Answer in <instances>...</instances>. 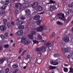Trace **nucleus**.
Here are the masks:
<instances>
[{"instance_id": "nucleus-46", "label": "nucleus", "mask_w": 73, "mask_h": 73, "mask_svg": "<svg viewBox=\"0 0 73 73\" xmlns=\"http://www.w3.org/2000/svg\"><path fill=\"white\" fill-rule=\"evenodd\" d=\"M11 25H13V26H14V25H15V22L13 21H12L11 22Z\"/></svg>"}, {"instance_id": "nucleus-56", "label": "nucleus", "mask_w": 73, "mask_h": 73, "mask_svg": "<svg viewBox=\"0 0 73 73\" xmlns=\"http://www.w3.org/2000/svg\"><path fill=\"white\" fill-rule=\"evenodd\" d=\"M23 37H22V38H23ZM22 38H21V37L19 36L18 38V40H20V39L21 38V39Z\"/></svg>"}, {"instance_id": "nucleus-40", "label": "nucleus", "mask_w": 73, "mask_h": 73, "mask_svg": "<svg viewBox=\"0 0 73 73\" xmlns=\"http://www.w3.org/2000/svg\"><path fill=\"white\" fill-rule=\"evenodd\" d=\"M25 19H26L25 17L23 16H21V20H25Z\"/></svg>"}, {"instance_id": "nucleus-21", "label": "nucleus", "mask_w": 73, "mask_h": 73, "mask_svg": "<svg viewBox=\"0 0 73 73\" xmlns=\"http://www.w3.org/2000/svg\"><path fill=\"white\" fill-rule=\"evenodd\" d=\"M18 28L19 29L22 30V29H24V26L23 25H20L18 27Z\"/></svg>"}, {"instance_id": "nucleus-24", "label": "nucleus", "mask_w": 73, "mask_h": 73, "mask_svg": "<svg viewBox=\"0 0 73 73\" xmlns=\"http://www.w3.org/2000/svg\"><path fill=\"white\" fill-rule=\"evenodd\" d=\"M45 45L46 46V47H49L51 45V44H50L49 42H47L45 44Z\"/></svg>"}, {"instance_id": "nucleus-25", "label": "nucleus", "mask_w": 73, "mask_h": 73, "mask_svg": "<svg viewBox=\"0 0 73 73\" xmlns=\"http://www.w3.org/2000/svg\"><path fill=\"white\" fill-rule=\"evenodd\" d=\"M10 3V1H9V0H6L5 3V5H7L9 4Z\"/></svg>"}, {"instance_id": "nucleus-49", "label": "nucleus", "mask_w": 73, "mask_h": 73, "mask_svg": "<svg viewBox=\"0 0 73 73\" xmlns=\"http://www.w3.org/2000/svg\"><path fill=\"white\" fill-rule=\"evenodd\" d=\"M66 15L67 16L69 15V11L66 12Z\"/></svg>"}, {"instance_id": "nucleus-29", "label": "nucleus", "mask_w": 73, "mask_h": 73, "mask_svg": "<svg viewBox=\"0 0 73 73\" xmlns=\"http://www.w3.org/2000/svg\"><path fill=\"white\" fill-rule=\"evenodd\" d=\"M23 50V48H19V54H20V53L22 52Z\"/></svg>"}, {"instance_id": "nucleus-45", "label": "nucleus", "mask_w": 73, "mask_h": 73, "mask_svg": "<svg viewBox=\"0 0 73 73\" xmlns=\"http://www.w3.org/2000/svg\"><path fill=\"white\" fill-rule=\"evenodd\" d=\"M61 16H62V18H65V16L64 13H62L61 14Z\"/></svg>"}, {"instance_id": "nucleus-14", "label": "nucleus", "mask_w": 73, "mask_h": 73, "mask_svg": "<svg viewBox=\"0 0 73 73\" xmlns=\"http://www.w3.org/2000/svg\"><path fill=\"white\" fill-rule=\"evenodd\" d=\"M24 24V22L22 21H18L16 23V25H20V24Z\"/></svg>"}, {"instance_id": "nucleus-59", "label": "nucleus", "mask_w": 73, "mask_h": 73, "mask_svg": "<svg viewBox=\"0 0 73 73\" xmlns=\"http://www.w3.org/2000/svg\"><path fill=\"white\" fill-rule=\"evenodd\" d=\"M65 35L66 36H68V35H69V34H68V33H65Z\"/></svg>"}, {"instance_id": "nucleus-43", "label": "nucleus", "mask_w": 73, "mask_h": 73, "mask_svg": "<svg viewBox=\"0 0 73 73\" xmlns=\"http://www.w3.org/2000/svg\"><path fill=\"white\" fill-rule=\"evenodd\" d=\"M15 15H17L19 13V11L17 10H16L15 12Z\"/></svg>"}, {"instance_id": "nucleus-1", "label": "nucleus", "mask_w": 73, "mask_h": 73, "mask_svg": "<svg viewBox=\"0 0 73 73\" xmlns=\"http://www.w3.org/2000/svg\"><path fill=\"white\" fill-rule=\"evenodd\" d=\"M62 50L63 52H64V56H66L68 58H70L71 57L70 55H69L68 53H66V52H68V49L65 48H62Z\"/></svg>"}, {"instance_id": "nucleus-31", "label": "nucleus", "mask_w": 73, "mask_h": 73, "mask_svg": "<svg viewBox=\"0 0 73 73\" xmlns=\"http://www.w3.org/2000/svg\"><path fill=\"white\" fill-rule=\"evenodd\" d=\"M50 4H54L56 3V1H54L52 0H50Z\"/></svg>"}, {"instance_id": "nucleus-63", "label": "nucleus", "mask_w": 73, "mask_h": 73, "mask_svg": "<svg viewBox=\"0 0 73 73\" xmlns=\"http://www.w3.org/2000/svg\"><path fill=\"white\" fill-rule=\"evenodd\" d=\"M71 19H72V16L70 17L69 18V19L70 20H71Z\"/></svg>"}, {"instance_id": "nucleus-48", "label": "nucleus", "mask_w": 73, "mask_h": 73, "mask_svg": "<svg viewBox=\"0 0 73 73\" xmlns=\"http://www.w3.org/2000/svg\"><path fill=\"white\" fill-rule=\"evenodd\" d=\"M35 3H34L33 4H31V6H32V7H36V6L37 5H35Z\"/></svg>"}, {"instance_id": "nucleus-12", "label": "nucleus", "mask_w": 73, "mask_h": 73, "mask_svg": "<svg viewBox=\"0 0 73 73\" xmlns=\"http://www.w3.org/2000/svg\"><path fill=\"white\" fill-rule=\"evenodd\" d=\"M55 9H56V6L54 5H52L50 8V10L51 12L54 11Z\"/></svg>"}, {"instance_id": "nucleus-11", "label": "nucleus", "mask_w": 73, "mask_h": 73, "mask_svg": "<svg viewBox=\"0 0 73 73\" xmlns=\"http://www.w3.org/2000/svg\"><path fill=\"white\" fill-rule=\"evenodd\" d=\"M6 29V27L4 25H2L0 26V30L1 31H4Z\"/></svg>"}, {"instance_id": "nucleus-50", "label": "nucleus", "mask_w": 73, "mask_h": 73, "mask_svg": "<svg viewBox=\"0 0 73 73\" xmlns=\"http://www.w3.org/2000/svg\"><path fill=\"white\" fill-rule=\"evenodd\" d=\"M25 52V50L24 52H23L21 53V56H24V54Z\"/></svg>"}, {"instance_id": "nucleus-23", "label": "nucleus", "mask_w": 73, "mask_h": 73, "mask_svg": "<svg viewBox=\"0 0 73 73\" xmlns=\"http://www.w3.org/2000/svg\"><path fill=\"white\" fill-rule=\"evenodd\" d=\"M26 13H27L28 15H30L31 14V11L29 9H27L26 10Z\"/></svg>"}, {"instance_id": "nucleus-32", "label": "nucleus", "mask_w": 73, "mask_h": 73, "mask_svg": "<svg viewBox=\"0 0 73 73\" xmlns=\"http://www.w3.org/2000/svg\"><path fill=\"white\" fill-rule=\"evenodd\" d=\"M37 63L38 64H40L41 63V61L40 59H38L37 61Z\"/></svg>"}, {"instance_id": "nucleus-60", "label": "nucleus", "mask_w": 73, "mask_h": 73, "mask_svg": "<svg viewBox=\"0 0 73 73\" xmlns=\"http://www.w3.org/2000/svg\"><path fill=\"white\" fill-rule=\"evenodd\" d=\"M2 49H3L2 46H0V50H2Z\"/></svg>"}, {"instance_id": "nucleus-10", "label": "nucleus", "mask_w": 73, "mask_h": 73, "mask_svg": "<svg viewBox=\"0 0 73 73\" xmlns=\"http://www.w3.org/2000/svg\"><path fill=\"white\" fill-rule=\"evenodd\" d=\"M36 10V11L37 10L38 11L41 12L43 11V8L41 6H37Z\"/></svg>"}, {"instance_id": "nucleus-3", "label": "nucleus", "mask_w": 73, "mask_h": 73, "mask_svg": "<svg viewBox=\"0 0 73 73\" xmlns=\"http://www.w3.org/2000/svg\"><path fill=\"white\" fill-rule=\"evenodd\" d=\"M21 42L25 45H28L30 44V40H26V38L24 36L21 38Z\"/></svg>"}, {"instance_id": "nucleus-9", "label": "nucleus", "mask_w": 73, "mask_h": 73, "mask_svg": "<svg viewBox=\"0 0 73 73\" xmlns=\"http://www.w3.org/2000/svg\"><path fill=\"white\" fill-rule=\"evenodd\" d=\"M16 35H19V36H21L23 35V30H20L18 31L16 33Z\"/></svg>"}, {"instance_id": "nucleus-26", "label": "nucleus", "mask_w": 73, "mask_h": 73, "mask_svg": "<svg viewBox=\"0 0 73 73\" xmlns=\"http://www.w3.org/2000/svg\"><path fill=\"white\" fill-rule=\"evenodd\" d=\"M56 24H57V25H62V24H63V23L59 21H57Z\"/></svg>"}, {"instance_id": "nucleus-28", "label": "nucleus", "mask_w": 73, "mask_h": 73, "mask_svg": "<svg viewBox=\"0 0 73 73\" xmlns=\"http://www.w3.org/2000/svg\"><path fill=\"white\" fill-rule=\"evenodd\" d=\"M33 44H38L39 43V42L38 41H37L36 40H33Z\"/></svg>"}, {"instance_id": "nucleus-38", "label": "nucleus", "mask_w": 73, "mask_h": 73, "mask_svg": "<svg viewBox=\"0 0 73 73\" xmlns=\"http://www.w3.org/2000/svg\"><path fill=\"white\" fill-rule=\"evenodd\" d=\"M9 46V44H5L4 47L5 48H8Z\"/></svg>"}, {"instance_id": "nucleus-15", "label": "nucleus", "mask_w": 73, "mask_h": 73, "mask_svg": "<svg viewBox=\"0 0 73 73\" xmlns=\"http://www.w3.org/2000/svg\"><path fill=\"white\" fill-rule=\"evenodd\" d=\"M54 57H55V58L57 57L58 58H60V57H61V55L58 53L54 54Z\"/></svg>"}, {"instance_id": "nucleus-39", "label": "nucleus", "mask_w": 73, "mask_h": 73, "mask_svg": "<svg viewBox=\"0 0 73 73\" xmlns=\"http://www.w3.org/2000/svg\"><path fill=\"white\" fill-rule=\"evenodd\" d=\"M63 70L64 72H67L68 71V69L66 68H64Z\"/></svg>"}, {"instance_id": "nucleus-20", "label": "nucleus", "mask_w": 73, "mask_h": 73, "mask_svg": "<svg viewBox=\"0 0 73 73\" xmlns=\"http://www.w3.org/2000/svg\"><path fill=\"white\" fill-rule=\"evenodd\" d=\"M6 59V58L5 57H3L0 59V62H1V64H3L4 62V61Z\"/></svg>"}, {"instance_id": "nucleus-57", "label": "nucleus", "mask_w": 73, "mask_h": 73, "mask_svg": "<svg viewBox=\"0 0 73 73\" xmlns=\"http://www.w3.org/2000/svg\"><path fill=\"white\" fill-rule=\"evenodd\" d=\"M64 66H68V65L66 64H64Z\"/></svg>"}, {"instance_id": "nucleus-54", "label": "nucleus", "mask_w": 73, "mask_h": 73, "mask_svg": "<svg viewBox=\"0 0 73 73\" xmlns=\"http://www.w3.org/2000/svg\"><path fill=\"white\" fill-rule=\"evenodd\" d=\"M10 36H13V34L11 33L10 34Z\"/></svg>"}, {"instance_id": "nucleus-30", "label": "nucleus", "mask_w": 73, "mask_h": 73, "mask_svg": "<svg viewBox=\"0 0 73 73\" xmlns=\"http://www.w3.org/2000/svg\"><path fill=\"white\" fill-rule=\"evenodd\" d=\"M18 65H16L15 64H14L13 65V67L14 69H15L16 68H18Z\"/></svg>"}, {"instance_id": "nucleus-62", "label": "nucleus", "mask_w": 73, "mask_h": 73, "mask_svg": "<svg viewBox=\"0 0 73 73\" xmlns=\"http://www.w3.org/2000/svg\"><path fill=\"white\" fill-rule=\"evenodd\" d=\"M68 11V12H72V10H71V9H69Z\"/></svg>"}, {"instance_id": "nucleus-2", "label": "nucleus", "mask_w": 73, "mask_h": 73, "mask_svg": "<svg viewBox=\"0 0 73 73\" xmlns=\"http://www.w3.org/2000/svg\"><path fill=\"white\" fill-rule=\"evenodd\" d=\"M36 50L37 52H42L45 53L46 50V48L44 46H42L40 47L36 48Z\"/></svg>"}, {"instance_id": "nucleus-61", "label": "nucleus", "mask_w": 73, "mask_h": 73, "mask_svg": "<svg viewBox=\"0 0 73 73\" xmlns=\"http://www.w3.org/2000/svg\"><path fill=\"white\" fill-rule=\"evenodd\" d=\"M18 59H21V56H19L18 57Z\"/></svg>"}, {"instance_id": "nucleus-27", "label": "nucleus", "mask_w": 73, "mask_h": 73, "mask_svg": "<svg viewBox=\"0 0 73 73\" xmlns=\"http://www.w3.org/2000/svg\"><path fill=\"white\" fill-rule=\"evenodd\" d=\"M36 23L37 25H40L41 24V21L40 20H37L36 22Z\"/></svg>"}, {"instance_id": "nucleus-16", "label": "nucleus", "mask_w": 73, "mask_h": 73, "mask_svg": "<svg viewBox=\"0 0 73 73\" xmlns=\"http://www.w3.org/2000/svg\"><path fill=\"white\" fill-rule=\"evenodd\" d=\"M7 20L6 19H4L3 20V24L4 25H6L8 23Z\"/></svg>"}, {"instance_id": "nucleus-55", "label": "nucleus", "mask_w": 73, "mask_h": 73, "mask_svg": "<svg viewBox=\"0 0 73 73\" xmlns=\"http://www.w3.org/2000/svg\"><path fill=\"white\" fill-rule=\"evenodd\" d=\"M70 69V71L69 72V73H70V72H72V69H71V68H69Z\"/></svg>"}, {"instance_id": "nucleus-5", "label": "nucleus", "mask_w": 73, "mask_h": 73, "mask_svg": "<svg viewBox=\"0 0 73 73\" xmlns=\"http://www.w3.org/2000/svg\"><path fill=\"white\" fill-rule=\"evenodd\" d=\"M44 27L42 26H40L37 28H36L37 32H41L43 31V29H44Z\"/></svg>"}, {"instance_id": "nucleus-34", "label": "nucleus", "mask_w": 73, "mask_h": 73, "mask_svg": "<svg viewBox=\"0 0 73 73\" xmlns=\"http://www.w3.org/2000/svg\"><path fill=\"white\" fill-rule=\"evenodd\" d=\"M38 38L39 40H40L42 39V36L41 35H39L38 36Z\"/></svg>"}, {"instance_id": "nucleus-33", "label": "nucleus", "mask_w": 73, "mask_h": 73, "mask_svg": "<svg viewBox=\"0 0 73 73\" xmlns=\"http://www.w3.org/2000/svg\"><path fill=\"white\" fill-rule=\"evenodd\" d=\"M7 27L8 28H9L10 27H11V24H10V22H8L7 24Z\"/></svg>"}, {"instance_id": "nucleus-47", "label": "nucleus", "mask_w": 73, "mask_h": 73, "mask_svg": "<svg viewBox=\"0 0 73 73\" xmlns=\"http://www.w3.org/2000/svg\"><path fill=\"white\" fill-rule=\"evenodd\" d=\"M1 4H3V5H5V1H1Z\"/></svg>"}, {"instance_id": "nucleus-18", "label": "nucleus", "mask_w": 73, "mask_h": 73, "mask_svg": "<svg viewBox=\"0 0 73 73\" xmlns=\"http://www.w3.org/2000/svg\"><path fill=\"white\" fill-rule=\"evenodd\" d=\"M21 7V5L19 3H17L15 4V7L17 8H20V7Z\"/></svg>"}, {"instance_id": "nucleus-44", "label": "nucleus", "mask_w": 73, "mask_h": 73, "mask_svg": "<svg viewBox=\"0 0 73 73\" xmlns=\"http://www.w3.org/2000/svg\"><path fill=\"white\" fill-rule=\"evenodd\" d=\"M4 35L6 37L8 36V33H4Z\"/></svg>"}, {"instance_id": "nucleus-8", "label": "nucleus", "mask_w": 73, "mask_h": 73, "mask_svg": "<svg viewBox=\"0 0 73 73\" xmlns=\"http://www.w3.org/2000/svg\"><path fill=\"white\" fill-rule=\"evenodd\" d=\"M50 64L53 65H57L58 64V63L56 62H54L53 60H50Z\"/></svg>"}, {"instance_id": "nucleus-13", "label": "nucleus", "mask_w": 73, "mask_h": 73, "mask_svg": "<svg viewBox=\"0 0 73 73\" xmlns=\"http://www.w3.org/2000/svg\"><path fill=\"white\" fill-rule=\"evenodd\" d=\"M40 16L39 15H37L33 17V19L34 20H38L40 19Z\"/></svg>"}, {"instance_id": "nucleus-64", "label": "nucleus", "mask_w": 73, "mask_h": 73, "mask_svg": "<svg viewBox=\"0 0 73 73\" xmlns=\"http://www.w3.org/2000/svg\"><path fill=\"white\" fill-rule=\"evenodd\" d=\"M72 33H73V27L72 28Z\"/></svg>"}, {"instance_id": "nucleus-52", "label": "nucleus", "mask_w": 73, "mask_h": 73, "mask_svg": "<svg viewBox=\"0 0 73 73\" xmlns=\"http://www.w3.org/2000/svg\"><path fill=\"white\" fill-rule=\"evenodd\" d=\"M42 54V53H41V52H40L39 53V54H38V55H39L40 56H39V57H41V55Z\"/></svg>"}, {"instance_id": "nucleus-42", "label": "nucleus", "mask_w": 73, "mask_h": 73, "mask_svg": "<svg viewBox=\"0 0 73 73\" xmlns=\"http://www.w3.org/2000/svg\"><path fill=\"white\" fill-rule=\"evenodd\" d=\"M19 70V69L17 68L15 70L13 73H17V72Z\"/></svg>"}, {"instance_id": "nucleus-53", "label": "nucleus", "mask_w": 73, "mask_h": 73, "mask_svg": "<svg viewBox=\"0 0 73 73\" xmlns=\"http://www.w3.org/2000/svg\"><path fill=\"white\" fill-rule=\"evenodd\" d=\"M0 73H4V71L2 70H0Z\"/></svg>"}, {"instance_id": "nucleus-35", "label": "nucleus", "mask_w": 73, "mask_h": 73, "mask_svg": "<svg viewBox=\"0 0 73 73\" xmlns=\"http://www.w3.org/2000/svg\"><path fill=\"white\" fill-rule=\"evenodd\" d=\"M68 7L70 8H73V2H72L71 4H69Z\"/></svg>"}, {"instance_id": "nucleus-37", "label": "nucleus", "mask_w": 73, "mask_h": 73, "mask_svg": "<svg viewBox=\"0 0 73 73\" xmlns=\"http://www.w3.org/2000/svg\"><path fill=\"white\" fill-rule=\"evenodd\" d=\"M9 71V69L8 68H6L5 70V73H8Z\"/></svg>"}, {"instance_id": "nucleus-7", "label": "nucleus", "mask_w": 73, "mask_h": 73, "mask_svg": "<svg viewBox=\"0 0 73 73\" xmlns=\"http://www.w3.org/2000/svg\"><path fill=\"white\" fill-rule=\"evenodd\" d=\"M63 41L65 42H68L69 41V38L68 36H65L63 38Z\"/></svg>"}, {"instance_id": "nucleus-6", "label": "nucleus", "mask_w": 73, "mask_h": 73, "mask_svg": "<svg viewBox=\"0 0 73 73\" xmlns=\"http://www.w3.org/2000/svg\"><path fill=\"white\" fill-rule=\"evenodd\" d=\"M1 8L2 10L0 12L4 15L5 13V9H6V7L5 6H3L1 7Z\"/></svg>"}, {"instance_id": "nucleus-58", "label": "nucleus", "mask_w": 73, "mask_h": 73, "mask_svg": "<svg viewBox=\"0 0 73 73\" xmlns=\"http://www.w3.org/2000/svg\"><path fill=\"white\" fill-rule=\"evenodd\" d=\"M26 68H27V66H24L23 68L24 69H26Z\"/></svg>"}, {"instance_id": "nucleus-19", "label": "nucleus", "mask_w": 73, "mask_h": 73, "mask_svg": "<svg viewBox=\"0 0 73 73\" xmlns=\"http://www.w3.org/2000/svg\"><path fill=\"white\" fill-rule=\"evenodd\" d=\"M57 68L56 66H50L49 68V70H53Z\"/></svg>"}, {"instance_id": "nucleus-36", "label": "nucleus", "mask_w": 73, "mask_h": 73, "mask_svg": "<svg viewBox=\"0 0 73 73\" xmlns=\"http://www.w3.org/2000/svg\"><path fill=\"white\" fill-rule=\"evenodd\" d=\"M29 57H30V54H27L26 57V60H28Z\"/></svg>"}, {"instance_id": "nucleus-22", "label": "nucleus", "mask_w": 73, "mask_h": 73, "mask_svg": "<svg viewBox=\"0 0 73 73\" xmlns=\"http://www.w3.org/2000/svg\"><path fill=\"white\" fill-rule=\"evenodd\" d=\"M55 35H56V33L55 32L53 33L50 35V38H52L53 37H54L55 36Z\"/></svg>"}, {"instance_id": "nucleus-4", "label": "nucleus", "mask_w": 73, "mask_h": 73, "mask_svg": "<svg viewBox=\"0 0 73 73\" xmlns=\"http://www.w3.org/2000/svg\"><path fill=\"white\" fill-rule=\"evenodd\" d=\"M36 34V32L35 31H33L31 34H29L28 35V37L31 40H33V36Z\"/></svg>"}, {"instance_id": "nucleus-51", "label": "nucleus", "mask_w": 73, "mask_h": 73, "mask_svg": "<svg viewBox=\"0 0 73 73\" xmlns=\"http://www.w3.org/2000/svg\"><path fill=\"white\" fill-rule=\"evenodd\" d=\"M3 14H2V13L0 12V17H1L3 16Z\"/></svg>"}, {"instance_id": "nucleus-41", "label": "nucleus", "mask_w": 73, "mask_h": 73, "mask_svg": "<svg viewBox=\"0 0 73 73\" xmlns=\"http://www.w3.org/2000/svg\"><path fill=\"white\" fill-rule=\"evenodd\" d=\"M1 38L2 40H3L5 38V36L4 35H2L1 36Z\"/></svg>"}, {"instance_id": "nucleus-17", "label": "nucleus", "mask_w": 73, "mask_h": 73, "mask_svg": "<svg viewBox=\"0 0 73 73\" xmlns=\"http://www.w3.org/2000/svg\"><path fill=\"white\" fill-rule=\"evenodd\" d=\"M61 14L60 13H58L57 14V17H58L59 19H60V20H63V18H62V17H61Z\"/></svg>"}]
</instances>
